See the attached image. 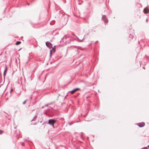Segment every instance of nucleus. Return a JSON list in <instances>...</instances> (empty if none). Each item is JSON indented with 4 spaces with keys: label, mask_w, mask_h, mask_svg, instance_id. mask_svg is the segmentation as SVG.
<instances>
[{
    "label": "nucleus",
    "mask_w": 149,
    "mask_h": 149,
    "mask_svg": "<svg viewBox=\"0 0 149 149\" xmlns=\"http://www.w3.org/2000/svg\"><path fill=\"white\" fill-rule=\"evenodd\" d=\"M98 41H97L96 42H97Z\"/></svg>",
    "instance_id": "obj_21"
},
{
    "label": "nucleus",
    "mask_w": 149,
    "mask_h": 149,
    "mask_svg": "<svg viewBox=\"0 0 149 149\" xmlns=\"http://www.w3.org/2000/svg\"><path fill=\"white\" fill-rule=\"evenodd\" d=\"M79 38L80 37H79ZM86 38L85 35H84L83 39H81V38H78V41L80 42H81L84 40Z\"/></svg>",
    "instance_id": "obj_4"
},
{
    "label": "nucleus",
    "mask_w": 149,
    "mask_h": 149,
    "mask_svg": "<svg viewBox=\"0 0 149 149\" xmlns=\"http://www.w3.org/2000/svg\"><path fill=\"white\" fill-rule=\"evenodd\" d=\"M143 68L145 69L144 67H143Z\"/></svg>",
    "instance_id": "obj_22"
},
{
    "label": "nucleus",
    "mask_w": 149,
    "mask_h": 149,
    "mask_svg": "<svg viewBox=\"0 0 149 149\" xmlns=\"http://www.w3.org/2000/svg\"><path fill=\"white\" fill-rule=\"evenodd\" d=\"M13 89H11V90H10V92H11L13 91Z\"/></svg>",
    "instance_id": "obj_15"
},
{
    "label": "nucleus",
    "mask_w": 149,
    "mask_h": 149,
    "mask_svg": "<svg viewBox=\"0 0 149 149\" xmlns=\"http://www.w3.org/2000/svg\"><path fill=\"white\" fill-rule=\"evenodd\" d=\"M129 37L130 38H131L132 39L133 38V36L132 35L130 34V35L129 36Z\"/></svg>",
    "instance_id": "obj_11"
},
{
    "label": "nucleus",
    "mask_w": 149,
    "mask_h": 149,
    "mask_svg": "<svg viewBox=\"0 0 149 149\" xmlns=\"http://www.w3.org/2000/svg\"><path fill=\"white\" fill-rule=\"evenodd\" d=\"M102 19L105 22H108V20L107 18H106V17L104 15L102 16Z\"/></svg>",
    "instance_id": "obj_3"
},
{
    "label": "nucleus",
    "mask_w": 149,
    "mask_h": 149,
    "mask_svg": "<svg viewBox=\"0 0 149 149\" xmlns=\"http://www.w3.org/2000/svg\"><path fill=\"white\" fill-rule=\"evenodd\" d=\"M21 42L20 41H17L16 42L15 44L16 45H19L21 43Z\"/></svg>",
    "instance_id": "obj_9"
},
{
    "label": "nucleus",
    "mask_w": 149,
    "mask_h": 149,
    "mask_svg": "<svg viewBox=\"0 0 149 149\" xmlns=\"http://www.w3.org/2000/svg\"><path fill=\"white\" fill-rule=\"evenodd\" d=\"M46 46L49 48L51 47L52 46V44L48 42H46Z\"/></svg>",
    "instance_id": "obj_5"
},
{
    "label": "nucleus",
    "mask_w": 149,
    "mask_h": 149,
    "mask_svg": "<svg viewBox=\"0 0 149 149\" xmlns=\"http://www.w3.org/2000/svg\"><path fill=\"white\" fill-rule=\"evenodd\" d=\"M29 58H28V61H29Z\"/></svg>",
    "instance_id": "obj_19"
},
{
    "label": "nucleus",
    "mask_w": 149,
    "mask_h": 149,
    "mask_svg": "<svg viewBox=\"0 0 149 149\" xmlns=\"http://www.w3.org/2000/svg\"><path fill=\"white\" fill-rule=\"evenodd\" d=\"M79 89V88H76L73 90H72V91H71V93L72 94H73L74 93H75V92L77 91H78Z\"/></svg>",
    "instance_id": "obj_7"
},
{
    "label": "nucleus",
    "mask_w": 149,
    "mask_h": 149,
    "mask_svg": "<svg viewBox=\"0 0 149 149\" xmlns=\"http://www.w3.org/2000/svg\"><path fill=\"white\" fill-rule=\"evenodd\" d=\"M26 102V100L23 103V104H24Z\"/></svg>",
    "instance_id": "obj_14"
},
{
    "label": "nucleus",
    "mask_w": 149,
    "mask_h": 149,
    "mask_svg": "<svg viewBox=\"0 0 149 149\" xmlns=\"http://www.w3.org/2000/svg\"><path fill=\"white\" fill-rule=\"evenodd\" d=\"M3 133V131L0 130V134H2Z\"/></svg>",
    "instance_id": "obj_13"
},
{
    "label": "nucleus",
    "mask_w": 149,
    "mask_h": 149,
    "mask_svg": "<svg viewBox=\"0 0 149 149\" xmlns=\"http://www.w3.org/2000/svg\"><path fill=\"white\" fill-rule=\"evenodd\" d=\"M142 149H147V148L146 147V148H143Z\"/></svg>",
    "instance_id": "obj_16"
},
{
    "label": "nucleus",
    "mask_w": 149,
    "mask_h": 149,
    "mask_svg": "<svg viewBox=\"0 0 149 149\" xmlns=\"http://www.w3.org/2000/svg\"><path fill=\"white\" fill-rule=\"evenodd\" d=\"M54 22V21L52 20V22H50V24L51 25H52L53 24H52V23H53Z\"/></svg>",
    "instance_id": "obj_10"
},
{
    "label": "nucleus",
    "mask_w": 149,
    "mask_h": 149,
    "mask_svg": "<svg viewBox=\"0 0 149 149\" xmlns=\"http://www.w3.org/2000/svg\"><path fill=\"white\" fill-rule=\"evenodd\" d=\"M56 123V121L53 119H50L49 120V123L54 128V124Z\"/></svg>",
    "instance_id": "obj_1"
},
{
    "label": "nucleus",
    "mask_w": 149,
    "mask_h": 149,
    "mask_svg": "<svg viewBox=\"0 0 149 149\" xmlns=\"http://www.w3.org/2000/svg\"><path fill=\"white\" fill-rule=\"evenodd\" d=\"M79 83H84V82L83 81L81 80L79 82Z\"/></svg>",
    "instance_id": "obj_12"
},
{
    "label": "nucleus",
    "mask_w": 149,
    "mask_h": 149,
    "mask_svg": "<svg viewBox=\"0 0 149 149\" xmlns=\"http://www.w3.org/2000/svg\"><path fill=\"white\" fill-rule=\"evenodd\" d=\"M148 147L149 148V145L148 146Z\"/></svg>",
    "instance_id": "obj_20"
},
{
    "label": "nucleus",
    "mask_w": 149,
    "mask_h": 149,
    "mask_svg": "<svg viewBox=\"0 0 149 149\" xmlns=\"http://www.w3.org/2000/svg\"><path fill=\"white\" fill-rule=\"evenodd\" d=\"M145 125V123L144 122L140 123H138V125L140 127H143Z\"/></svg>",
    "instance_id": "obj_6"
},
{
    "label": "nucleus",
    "mask_w": 149,
    "mask_h": 149,
    "mask_svg": "<svg viewBox=\"0 0 149 149\" xmlns=\"http://www.w3.org/2000/svg\"><path fill=\"white\" fill-rule=\"evenodd\" d=\"M149 11V8L148 7H147L145 8L143 10V12L145 14H147L148 13V12Z\"/></svg>",
    "instance_id": "obj_2"
},
{
    "label": "nucleus",
    "mask_w": 149,
    "mask_h": 149,
    "mask_svg": "<svg viewBox=\"0 0 149 149\" xmlns=\"http://www.w3.org/2000/svg\"><path fill=\"white\" fill-rule=\"evenodd\" d=\"M51 54H52V51H51V50H50V55H51Z\"/></svg>",
    "instance_id": "obj_17"
},
{
    "label": "nucleus",
    "mask_w": 149,
    "mask_h": 149,
    "mask_svg": "<svg viewBox=\"0 0 149 149\" xmlns=\"http://www.w3.org/2000/svg\"><path fill=\"white\" fill-rule=\"evenodd\" d=\"M147 21H148V20H147V19H146V22H147Z\"/></svg>",
    "instance_id": "obj_18"
},
{
    "label": "nucleus",
    "mask_w": 149,
    "mask_h": 149,
    "mask_svg": "<svg viewBox=\"0 0 149 149\" xmlns=\"http://www.w3.org/2000/svg\"><path fill=\"white\" fill-rule=\"evenodd\" d=\"M7 68L6 66V68L4 71V73H3V75L4 76H5L6 75V72L7 71Z\"/></svg>",
    "instance_id": "obj_8"
}]
</instances>
